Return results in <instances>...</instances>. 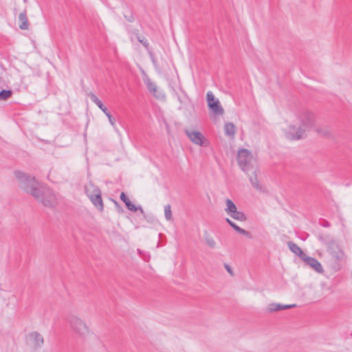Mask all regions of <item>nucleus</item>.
Segmentation results:
<instances>
[{
  "label": "nucleus",
  "mask_w": 352,
  "mask_h": 352,
  "mask_svg": "<svg viewBox=\"0 0 352 352\" xmlns=\"http://www.w3.org/2000/svg\"><path fill=\"white\" fill-rule=\"evenodd\" d=\"M15 177L19 182L20 188L26 192L30 193L38 201L45 206L54 207L57 203L56 195L52 190L45 187H40L35 177L26 173L16 170Z\"/></svg>",
  "instance_id": "1"
},
{
  "label": "nucleus",
  "mask_w": 352,
  "mask_h": 352,
  "mask_svg": "<svg viewBox=\"0 0 352 352\" xmlns=\"http://www.w3.org/2000/svg\"><path fill=\"white\" fill-rule=\"evenodd\" d=\"M314 115L308 110L303 109L298 112L293 124L289 125L285 132V137L290 140L302 139L306 136L307 131L314 125Z\"/></svg>",
  "instance_id": "2"
},
{
  "label": "nucleus",
  "mask_w": 352,
  "mask_h": 352,
  "mask_svg": "<svg viewBox=\"0 0 352 352\" xmlns=\"http://www.w3.org/2000/svg\"><path fill=\"white\" fill-rule=\"evenodd\" d=\"M318 239L327 245L328 252L334 259L336 267L340 269V263L344 258V252L336 241L332 239H327L324 236H319Z\"/></svg>",
  "instance_id": "3"
},
{
  "label": "nucleus",
  "mask_w": 352,
  "mask_h": 352,
  "mask_svg": "<svg viewBox=\"0 0 352 352\" xmlns=\"http://www.w3.org/2000/svg\"><path fill=\"white\" fill-rule=\"evenodd\" d=\"M238 164L241 170L246 173L250 170H253L255 173L256 167L254 166L255 160L254 159L251 152L248 149H241L237 155Z\"/></svg>",
  "instance_id": "4"
},
{
  "label": "nucleus",
  "mask_w": 352,
  "mask_h": 352,
  "mask_svg": "<svg viewBox=\"0 0 352 352\" xmlns=\"http://www.w3.org/2000/svg\"><path fill=\"white\" fill-rule=\"evenodd\" d=\"M85 191L92 204L100 211H102L104 210V205L101 197L100 190L98 187L90 184L89 186L85 187Z\"/></svg>",
  "instance_id": "5"
},
{
  "label": "nucleus",
  "mask_w": 352,
  "mask_h": 352,
  "mask_svg": "<svg viewBox=\"0 0 352 352\" xmlns=\"http://www.w3.org/2000/svg\"><path fill=\"white\" fill-rule=\"evenodd\" d=\"M67 321L74 332L78 336L85 337L89 333L88 327L80 318L72 316Z\"/></svg>",
  "instance_id": "6"
},
{
  "label": "nucleus",
  "mask_w": 352,
  "mask_h": 352,
  "mask_svg": "<svg viewBox=\"0 0 352 352\" xmlns=\"http://www.w3.org/2000/svg\"><path fill=\"white\" fill-rule=\"evenodd\" d=\"M27 344L33 350L41 349L44 345V338L38 331H32L26 336Z\"/></svg>",
  "instance_id": "7"
},
{
  "label": "nucleus",
  "mask_w": 352,
  "mask_h": 352,
  "mask_svg": "<svg viewBox=\"0 0 352 352\" xmlns=\"http://www.w3.org/2000/svg\"><path fill=\"white\" fill-rule=\"evenodd\" d=\"M226 207L224 210L230 217L240 221L247 220L245 214L242 211L237 210L236 206L231 199H227L226 200Z\"/></svg>",
  "instance_id": "8"
},
{
  "label": "nucleus",
  "mask_w": 352,
  "mask_h": 352,
  "mask_svg": "<svg viewBox=\"0 0 352 352\" xmlns=\"http://www.w3.org/2000/svg\"><path fill=\"white\" fill-rule=\"evenodd\" d=\"M206 99L208 107L217 115H223L224 110L221 107L220 102L216 99L211 91H208L206 94Z\"/></svg>",
  "instance_id": "9"
},
{
  "label": "nucleus",
  "mask_w": 352,
  "mask_h": 352,
  "mask_svg": "<svg viewBox=\"0 0 352 352\" xmlns=\"http://www.w3.org/2000/svg\"><path fill=\"white\" fill-rule=\"evenodd\" d=\"M90 99L93 102H94L102 111V112L107 116L110 124L112 126H115V119L110 113L109 111L107 109V107L103 104L101 100H100L98 97L94 94H89Z\"/></svg>",
  "instance_id": "10"
},
{
  "label": "nucleus",
  "mask_w": 352,
  "mask_h": 352,
  "mask_svg": "<svg viewBox=\"0 0 352 352\" xmlns=\"http://www.w3.org/2000/svg\"><path fill=\"white\" fill-rule=\"evenodd\" d=\"M185 133L188 138L195 144L199 146H204V137L203 135L196 131H192L190 129H185Z\"/></svg>",
  "instance_id": "11"
},
{
  "label": "nucleus",
  "mask_w": 352,
  "mask_h": 352,
  "mask_svg": "<svg viewBox=\"0 0 352 352\" xmlns=\"http://www.w3.org/2000/svg\"><path fill=\"white\" fill-rule=\"evenodd\" d=\"M308 265L314 269L317 272L321 273L323 272V268L320 263L316 258L309 256L307 254L302 258Z\"/></svg>",
  "instance_id": "12"
},
{
  "label": "nucleus",
  "mask_w": 352,
  "mask_h": 352,
  "mask_svg": "<svg viewBox=\"0 0 352 352\" xmlns=\"http://www.w3.org/2000/svg\"><path fill=\"white\" fill-rule=\"evenodd\" d=\"M120 199L125 204L127 209L132 212H136L139 210L142 214H144V210L141 206H135L133 204L130 199L127 197V196L124 194V192H122L120 196Z\"/></svg>",
  "instance_id": "13"
},
{
  "label": "nucleus",
  "mask_w": 352,
  "mask_h": 352,
  "mask_svg": "<svg viewBox=\"0 0 352 352\" xmlns=\"http://www.w3.org/2000/svg\"><path fill=\"white\" fill-rule=\"evenodd\" d=\"M296 307V304L292 305H283L280 303H271L268 305L267 311L270 313L290 309Z\"/></svg>",
  "instance_id": "14"
},
{
  "label": "nucleus",
  "mask_w": 352,
  "mask_h": 352,
  "mask_svg": "<svg viewBox=\"0 0 352 352\" xmlns=\"http://www.w3.org/2000/svg\"><path fill=\"white\" fill-rule=\"evenodd\" d=\"M19 21L20 22L19 27L21 30H25L29 28V21L27 17V12L25 10L19 14Z\"/></svg>",
  "instance_id": "15"
},
{
  "label": "nucleus",
  "mask_w": 352,
  "mask_h": 352,
  "mask_svg": "<svg viewBox=\"0 0 352 352\" xmlns=\"http://www.w3.org/2000/svg\"><path fill=\"white\" fill-rule=\"evenodd\" d=\"M287 246L293 253L299 256L302 260L305 256L306 254L302 252L301 248L295 243L292 241H289L287 243Z\"/></svg>",
  "instance_id": "16"
},
{
  "label": "nucleus",
  "mask_w": 352,
  "mask_h": 352,
  "mask_svg": "<svg viewBox=\"0 0 352 352\" xmlns=\"http://www.w3.org/2000/svg\"><path fill=\"white\" fill-rule=\"evenodd\" d=\"M257 172H258V169L256 168L255 173H253V170H250L247 174L248 175L250 182L252 184V186L257 190H261L262 187L259 184L258 179H257Z\"/></svg>",
  "instance_id": "17"
},
{
  "label": "nucleus",
  "mask_w": 352,
  "mask_h": 352,
  "mask_svg": "<svg viewBox=\"0 0 352 352\" xmlns=\"http://www.w3.org/2000/svg\"><path fill=\"white\" fill-rule=\"evenodd\" d=\"M225 134L229 137H233L236 133L235 126L232 122H228L224 126Z\"/></svg>",
  "instance_id": "18"
},
{
  "label": "nucleus",
  "mask_w": 352,
  "mask_h": 352,
  "mask_svg": "<svg viewBox=\"0 0 352 352\" xmlns=\"http://www.w3.org/2000/svg\"><path fill=\"white\" fill-rule=\"evenodd\" d=\"M144 82L146 85L148 90L151 93L154 94L157 91L156 85L153 82H152L148 78L144 80Z\"/></svg>",
  "instance_id": "19"
},
{
  "label": "nucleus",
  "mask_w": 352,
  "mask_h": 352,
  "mask_svg": "<svg viewBox=\"0 0 352 352\" xmlns=\"http://www.w3.org/2000/svg\"><path fill=\"white\" fill-rule=\"evenodd\" d=\"M12 94L10 89H3L0 91V100H6L9 98Z\"/></svg>",
  "instance_id": "20"
},
{
  "label": "nucleus",
  "mask_w": 352,
  "mask_h": 352,
  "mask_svg": "<svg viewBox=\"0 0 352 352\" xmlns=\"http://www.w3.org/2000/svg\"><path fill=\"white\" fill-rule=\"evenodd\" d=\"M205 241L208 246L214 248L216 245V243L212 237H211L207 232L205 234Z\"/></svg>",
  "instance_id": "21"
},
{
  "label": "nucleus",
  "mask_w": 352,
  "mask_h": 352,
  "mask_svg": "<svg viewBox=\"0 0 352 352\" xmlns=\"http://www.w3.org/2000/svg\"><path fill=\"white\" fill-rule=\"evenodd\" d=\"M164 216L168 221L172 219L171 207L169 204L164 206Z\"/></svg>",
  "instance_id": "22"
},
{
  "label": "nucleus",
  "mask_w": 352,
  "mask_h": 352,
  "mask_svg": "<svg viewBox=\"0 0 352 352\" xmlns=\"http://www.w3.org/2000/svg\"><path fill=\"white\" fill-rule=\"evenodd\" d=\"M137 38L140 43H141L146 48L148 47V41L144 36H138Z\"/></svg>",
  "instance_id": "23"
},
{
  "label": "nucleus",
  "mask_w": 352,
  "mask_h": 352,
  "mask_svg": "<svg viewBox=\"0 0 352 352\" xmlns=\"http://www.w3.org/2000/svg\"><path fill=\"white\" fill-rule=\"evenodd\" d=\"M124 17L125 18V19L126 21H128L129 22H133L134 21L135 19L133 17V15L132 14V12H131L130 11L129 12V14H126L125 13L124 14Z\"/></svg>",
  "instance_id": "24"
},
{
  "label": "nucleus",
  "mask_w": 352,
  "mask_h": 352,
  "mask_svg": "<svg viewBox=\"0 0 352 352\" xmlns=\"http://www.w3.org/2000/svg\"><path fill=\"white\" fill-rule=\"evenodd\" d=\"M237 232L244 235V236H246L248 237H250V234L249 232L246 231L245 230L243 229V228H239V230L237 231Z\"/></svg>",
  "instance_id": "25"
},
{
  "label": "nucleus",
  "mask_w": 352,
  "mask_h": 352,
  "mask_svg": "<svg viewBox=\"0 0 352 352\" xmlns=\"http://www.w3.org/2000/svg\"><path fill=\"white\" fill-rule=\"evenodd\" d=\"M224 267L225 269L226 270V271L231 275V276H234V272L231 268V267L227 264V263H225L224 264Z\"/></svg>",
  "instance_id": "26"
},
{
  "label": "nucleus",
  "mask_w": 352,
  "mask_h": 352,
  "mask_svg": "<svg viewBox=\"0 0 352 352\" xmlns=\"http://www.w3.org/2000/svg\"><path fill=\"white\" fill-rule=\"evenodd\" d=\"M150 56H151V58L153 64L154 65L155 67L157 68V60H156L155 58L154 57V56L153 55V54L151 52H150Z\"/></svg>",
  "instance_id": "27"
},
{
  "label": "nucleus",
  "mask_w": 352,
  "mask_h": 352,
  "mask_svg": "<svg viewBox=\"0 0 352 352\" xmlns=\"http://www.w3.org/2000/svg\"><path fill=\"white\" fill-rule=\"evenodd\" d=\"M144 261H148L150 258V255L148 252H144V255L142 257Z\"/></svg>",
  "instance_id": "28"
},
{
  "label": "nucleus",
  "mask_w": 352,
  "mask_h": 352,
  "mask_svg": "<svg viewBox=\"0 0 352 352\" xmlns=\"http://www.w3.org/2000/svg\"><path fill=\"white\" fill-rule=\"evenodd\" d=\"M115 204H116V206L118 211L122 212L123 210H122V207L116 201H115Z\"/></svg>",
  "instance_id": "29"
},
{
  "label": "nucleus",
  "mask_w": 352,
  "mask_h": 352,
  "mask_svg": "<svg viewBox=\"0 0 352 352\" xmlns=\"http://www.w3.org/2000/svg\"><path fill=\"white\" fill-rule=\"evenodd\" d=\"M235 231H238L240 227H239L235 223H234L231 226Z\"/></svg>",
  "instance_id": "30"
},
{
  "label": "nucleus",
  "mask_w": 352,
  "mask_h": 352,
  "mask_svg": "<svg viewBox=\"0 0 352 352\" xmlns=\"http://www.w3.org/2000/svg\"><path fill=\"white\" fill-rule=\"evenodd\" d=\"M226 221L230 226L234 223V222L228 218H226Z\"/></svg>",
  "instance_id": "31"
},
{
  "label": "nucleus",
  "mask_w": 352,
  "mask_h": 352,
  "mask_svg": "<svg viewBox=\"0 0 352 352\" xmlns=\"http://www.w3.org/2000/svg\"><path fill=\"white\" fill-rule=\"evenodd\" d=\"M138 252L141 256V257H142V255H144V252H143L140 249H138Z\"/></svg>",
  "instance_id": "32"
},
{
  "label": "nucleus",
  "mask_w": 352,
  "mask_h": 352,
  "mask_svg": "<svg viewBox=\"0 0 352 352\" xmlns=\"http://www.w3.org/2000/svg\"><path fill=\"white\" fill-rule=\"evenodd\" d=\"M138 252L141 256V257H142V255H144V252H143L140 249H138Z\"/></svg>",
  "instance_id": "33"
},
{
  "label": "nucleus",
  "mask_w": 352,
  "mask_h": 352,
  "mask_svg": "<svg viewBox=\"0 0 352 352\" xmlns=\"http://www.w3.org/2000/svg\"><path fill=\"white\" fill-rule=\"evenodd\" d=\"M329 226V223L327 221H325L323 224H322V226H324V227H328Z\"/></svg>",
  "instance_id": "34"
}]
</instances>
